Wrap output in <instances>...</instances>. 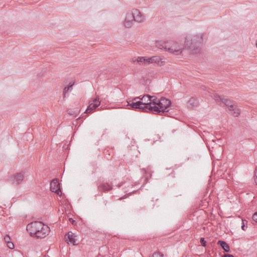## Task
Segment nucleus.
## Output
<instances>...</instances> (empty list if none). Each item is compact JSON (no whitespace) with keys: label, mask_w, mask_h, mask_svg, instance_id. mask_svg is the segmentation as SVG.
<instances>
[{"label":"nucleus","mask_w":257,"mask_h":257,"mask_svg":"<svg viewBox=\"0 0 257 257\" xmlns=\"http://www.w3.org/2000/svg\"><path fill=\"white\" fill-rule=\"evenodd\" d=\"M107 153H108L109 156L108 157H107V159L108 160H110L111 158V157H110V156L111 155H113V151L112 150L109 151V150H108L105 149L104 151V154L106 155Z\"/></svg>","instance_id":"nucleus-21"},{"label":"nucleus","mask_w":257,"mask_h":257,"mask_svg":"<svg viewBox=\"0 0 257 257\" xmlns=\"http://www.w3.org/2000/svg\"><path fill=\"white\" fill-rule=\"evenodd\" d=\"M149 179L148 176H146L144 179L143 185L146 184L148 182V180Z\"/></svg>","instance_id":"nucleus-31"},{"label":"nucleus","mask_w":257,"mask_h":257,"mask_svg":"<svg viewBox=\"0 0 257 257\" xmlns=\"http://www.w3.org/2000/svg\"><path fill=\"white\" fill-rule=\"evenodd\" d=\"M152 97L150 98V103H152V106H158L159 103L158 101H159V99L157 98L155 96H152Z\"/></svg>","instance_id":"nucleus-19"},{"label":"nucleus","mask_w":257,"mask_h":257,"mask_svg":"<svg viewBox=\"0 0 257 257\" xmlns=\"http://www.w3.org/2000/svg\"><path fill=\"white\" fill-rule=\"evenodd\" d=\"M76 237L77 236L75 235V234L71 231H69L65 235V238L67 241V243H71L73 245L77 244L76 243L77 241V239L76 238Z\"/></svg>","instance_id":"nucleus-11"},{"label":"nucleus","mask_w":257,"mask_h":257,"mask_svg":"<svg viewBox=\"0 0 257 257\" xmlns=\"http://www.w3.org/2000/svg\"><path fill=\"white\" fill-rule=\"evenodd\" d=\"M217 244L219 245L225 252H230L229 246L225 241L219 240L217 242Z\"/></svg>","instance_id":"nucleus-15"},{"label":"nucleus","mask_w":257,"mask_h":257,"mask_svg":"<svg viewBox=\"0 0 257 257\" xmlns=\"http://www.w3.org/2000/svg\"><path fill=\"white\" fill-rule=\"evenodd\" d=\"M149 60L150 61L151 63H156L159 66H163L165 62L163 61V58L158 56H154L150 57Z\"/></svg>","instance_id":"nucleus-12"},{"label":"nucleus","mask_w":257,"mask_h":257,"mask_svg":"<svg viewBox=\"0 0 257 257\" xmlns=\"http://www.w3.org/2000/svg\"><path fill=\"white\" fill-rule=\"evenodd\" d=\"M132 143H134V144H135V141H134V140H132Z\"/></svg>","instance_id":"nucleus-35"},{"label":"nucleus","mask_w":257,"mask_h":257,"mask_svg":"<svg viewBox=\"0 0 257 257\" xmlns=\"http://www.w3.org/2000/svg\"><path fill=\"white\" fill-rule=\"evenodd\" d=\"M221 257H234L233 255L230 254H224L223 255L221 256Z\"/></svg>","instance_id":"nucleus-30"},{"label":"nucleus","mask_w":257,"mask_h":257,"mask_svg":"<svg viewBox=\"0 0 257 257\" xmlns=\"http://www.w3.org/2000/svg\"><path fill=\"white\" fill-rule=\"evenodd\" d=\"M198 105V101L194 97H191L187 102V106L190 108H193L197 106Z\"/></svg>","instance_id":"nucleus-14"},{"label":"nucleus","mask_w":257,"mask_h":257,"mask_svg":"<svg viewBox=\"0 0 257 257\" xmlns=\"http://www.w3.org/2000/svg\"><path fill=\"white\" fill-rule=\"evenodd\" d=\"M127 195H128V194H125L123 197H120L119 199L121 200L122 198H126L127 197Z\"/></svg>","instance_id":"nucleus-32"},{"label":"nucleus","mask_w":257,"mask_h":257,"mask_svg":"<svg viewBox=\"0 0 257 257\" xmlns=\"http://www.w3.org/2000/svg\"><path fill=\"white\" fill-rule=\"evenodd\" d=\"M26 229L31 236L37 238H44L50 231V228L48 225H45L42 222L38 221L29 223Z\"/></svg>","instance_id":"nucleus-2"},{"label":"nucleus","mask_w":257,"mask_h":257,"mask_svg":"<svg viewBox=\"0 0 257 257\" xmlns=\"http://www.w3.org/2000/svg\"><path fill=\"white\" fill-rule=\"evenodd\" d=\"M69 221L70 222V223H71L72 225H76V223H76V221H75V220H74L73 218H69Z\"/></svg>","instance_id":"nucleus-27"},{"label":"nucleus","mask_w":257,"mask_h":257,"mask_svg":"<svg viewBox=\"0 0 257 257\" xmlns=\"http://www.w3.org/2000/svg\"><path fill=\"white\" fill-rule=\"evenodd\" d=\"M150 257H163V254L160 252H155Z\"/></svg>","instance_id":"nucleus-22"},{"label":"nucleus","mask_w":257,"mask_h":257,"mask_svg":"<svg viewBox=\"0 0 257 257\" xmlns=\"http://www.w3.org/2000/svg\"><path fill=\"white\" fill-rule=\"evenodd\" d=\"M156 46L160 49L165 50L175 55L181 54L183 49V46L182 45L172 41L168 42L157 41Z\"/></svg>","instance_id":"nucleus-4"},{"label":"nucleus","mask_w":257,"mask_h":257,"mask_svg":"<svg viewBox=\"0 0 257 257\" xmlns=\"http://www.w3.org/2000/svg\"><path fill=\"white\" fill-rule=\"evenodd\" d=\"M203 36L202 33L187 36L185 41V48L189 49L193 54L199 53L202 45Z\"/></svg>","instance_id":"nucleus-3"},{"label":"nucleus","mask_w":257,"mask_h":257,"mask_svg":"<svg viewBox=\"0 0 257 257\" xmlns=\"http://www.w3.org/2000/svg\"><path fill=\"white\" fill-rule=\"evenodd\" d=\"M126 102H127V105H126L128 106V101H127V100H126Z\"/></svg>","instance_id":"nucleus-37"},{"label":"nucleus","mask_w":257,"mask_h":257,"mask_svg":"<svg viewBox=\"0 0 257 257\" xmlns=\"http://www.w3.org/2000/svg\"><path fill=\"white\" fill-rule=\"evenodd\" d=\"M8 247L10 249H13L15 247V245L14 243L11 241L7 243Z\"/></svg>","instance_id":"nucleus-23"},{"label":"nucleus","mask_w":257,"mask_h":257,"mask_svg":"<svg viewBox=\"0 0 257 257\" xmlns=\"http://www.w3.org/2000/svg\"><path fill=\"white\" fill-rule=\"evenodd\" d=\"M158 106H156L159 109L157 112H152L154 114H159L160 113H164L165 112H168L169 111L168 108L171 105V101L165 98H161L158 101Z\"/></svg>","instance_id":"nucleus-6"},{"label":"nucleus","mask_w":257,"mask_h":257,"mask_svg":"<svg viewBox=\"0 0 257 257\" xmlns=\"http://www.w3.org/2000/svg\"><path fill=\"white\" fill-rule=\"evenodd\" d=\"M132 14L134 20L138 23L143 22L145 20V17L137 9H134L132 11Z\"/></svg>","instance_id":"nucleus-10"},{"label":"nucleus","mask_w":257,"mask_h":257,"mask_svg":"<svg viewBox=\"0 0 257 257\" xmlns=\"http://www.w3.org/2000/svg\"><path fill=\"white\" fill-rule=\"evenodd\" d=\"M254 181L255 182L256 185H257V168L255 169L254 171Z\"/></svg>","instance_id":"nucleus-29"},{"label":"nucleus","mask_w":257,"mask_h":257,"mask_svg":"<svg viewBox=\"0 0 257 257\" xmlns=\"http://www.w3.org/2000/svg\"><path fill=\"white\" fill-rule=\"evenodd\" d=\"M135 192V190L133 191L132 192H130L129 194L131 195V194Z\"/></svg>","instance_id":"nucleus-33"},{"label":"nucleus","mask_w":257,"mask_h":257,"mask_svg":"<svg viewBox=\"0 0 257 257\" xmlns=\"http://www.w3.org/2000/svg\"><path fill=\"white\" fill-rule=\"evenodd\" d=\"M212 97L216 101H221L228 106L229 110L232 112V114L234 116H238L240 114V109L234 105L232 101L230 99L222 97L217 94H214Z\"/></svg>","instance_id":"nucleus-5"},{"label":"nucleus","mask_w":257,"mask_h":257,"mask_svg":"<svg viewBox=\"0 0 257 257\" xmlns=\"http://www.w3.org/2000/svg\"><path fill=\"white\" fill-rule=\"evenodd\" d=\"M252 219L253 221L257 222V212H255L252 215Z\"/></svg>","instance_id":"nucleus-28"},{"label":"nucleus","mask_w":257,"mask_h":257,"mask_svg":"<svg viewBox=\"0 0 257 257\" xmlns=\"http://www.w3.org/2000/svg\"><path fill=\"white\" fill-rule=\"evenodd\" d=\"M152 97L149 94L144 95L142 97H135L133 99L132 103H130V108L138 109L144 112H157L159 109L156 106H152V103H150V98Z\"/></svg>","instance_id":"nucleus-1"},{"label":"nucleus","mask_w":257,"mask_h":257,"mask_svg":"<svg viewBox=\"0 0 257 257\" xmlns=\"http://www.w3.org/2000/svg\"><path fill=\"white\" fill-rule=\"evenodd\" d=\"M4 240L6 242V243L10 242L11 240L10 236L8 234H6L4 237Z\"/></svg>","instance_id":"nucleus-24"},{"label":"nucleus","mask_w":257,"mask_h":257,"mask_svg":"<svg viewBox=\"0 0 257 257\" xmlns=\"http://www.w3.org/2000/svg\"><path fill=\"white\" fill-rule=\"evenodd\" d=\"M132 143H134V144H135V141H134V140H132Z\"/></svg>","instance_id":"nucleus-36"},{"label":"nucleus","mask_w":257,"mask_h":257,"mask_svg":"<svg viewBox=\"0 0 257 257\" xmlns=\"http://www.w3.org/2000/svg\"><path fill=\"white\" fill-rule=\"evenodd\" d=\"M89 104L87 106V109L85 110L84 113H91L92 111L94 110L100 104V101L99 98L96 97L89 101Z\"/></svg>","instance_id":"nucleus-7"},{"label":"nucleus","mask_w":257,"mask_h":257,"mask_svg":"<svg viewBox=\"0 0 257 257\" xmlns=\"http://www.w3.org/2000/svg\"><path fill=\"white\" fill-rule=\"evenodd\" d=\"M50 188L52 192L59 195V193L61 192V188L58 179L55 178L51 181Z\"/></svg>","instance_id":"nucleus-9"},{"label":"nucleus","mask_w":257,"mask_h":257,"mask_svg":"<svg viewBox=\"0 0 257 257\" xmlns=\"http://www.w3.org/2000/svg\"><path fill=\"white\" fill-rule=\"evenodd\" d=\"M124 26L125 28H128V21L127 20V17L125 18L124 22Z\"/></svg>","instance_id":"nucleus-26"},{"label":"nucleus","mask_w":257,"mask_h":257,"mask_svg":"<svg viewBox=\"0 0 257 257\" xmlns=\"http://www.w3.org/2000/svg\"><path fill=\"white\" fill-rule=\"evenodd\" d=\"M74 84V82H70L68 85L65 86L63 90V94H64V97H65L66 94L69 91H71L72 89V87Z\"/></svg>","instance_id":"nucleus-17"},{"label":"nucleus","mask_w":257,"mask_h":257,"mask_svg":"<svg viewBox=\"0 0 257 257\" xmlns=\"http://www.w3.org/2000/svg\"><path fill=\"white\" fill-rule=\"evenodd\" d=\"M24 178V173L23 172L17 173L12 176L10 181L13 184L18 185L20 184Z\"/></svg>","instance_id":"nucleus-8"},{"label":"nucleus","mask_w":257,"mask_h":257,"mask_svg":"<svg viewBox=\"0 0 257 257\" xmlns=\"http://www.w3.org/2000/svg\"><path fill=\"white\" fill-rule=\"evenodd\" d=\"M98 189L101 191H108L112 189L111 187L108 184L102 183L98 186Z\"/></svg>","instance_id":"nucleus-16"},{"label":"nucleus","mask_w":257,"mask_h":257,"mask_svg":"<svg viewBox=\"0 0 257 257\" xmlns=\"http://www.w3.org/2000/svg\"><path fill=\"white\" fill-rule=\"evenodd\" d=\"M149 58L148 57H139L137 61L140 65H147L150 64V61L149 60Z\"/></svg>","instance_id":"nucleus-13"},{"label":"nucleus","mask_w":257,"mask_h":257,"mask_svg":"<svg viewBox=\"0 0 257 257\" xmlns=\"http://www.w3.org/2000/svg\"><path fill=\"white\" fill-rule=\"evenodd\" d=\"M247 221L245 219H242L241 229L243 230H245L247 228Z\"/></svg>","instance_id":"nucleus-20"},{"label":"nucleus","mask_w":257,"mask_h":257,"mask_svg":"<svg viewBox=\"0 0 257 257\" xmlns=\"http://www.w3.org/2000/svg\"><path fill=\"white\" fill-rule=\"evenodd\" d=\"M123 184H124V183H123L121 185H119L118 187H120V186H122Z\"/></svg>","instance_id":"nucleus-34"},{"label":"nucleus","mask_w":257,"mask_h":257,"mask_svg":"<svg viewBox=\"0 0 257 257\" xmlns=\"http://www.w3.org/2000/svg\"><path fill=\"white\" fill-rule=\"evenodd\" d=\"M67 111L69 115L76 117L79 114L80 110H78V108L68 109Z\"/></svg>","instance_id":"nucleus-18"},{"label":"nucleus","mask_w":257,"mask_h":257,"mask_svg":"<svg viewBox=\"0 0 257 257\" xmlns=\"http://www.w3.org/2000/svg\"><path fill=\"white\" fill-rule=\"evenodd\" d=\"M200 243H201V245H202L203 246H206V241L205 240L204 238H203V237H201V238H200Z\"/></svg>","instance_id":"nucleus-25"}]
</instances>
